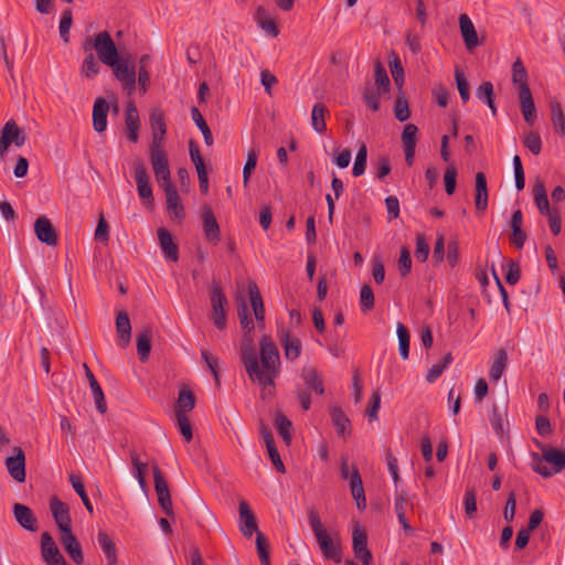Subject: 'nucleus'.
Here are the masks:
<instances>
[{"mask_svg": "<svg viewBox=\"0 0 565 565\" xmlns=\"http://www.w3.org/2000/svg\"><path fill=\"white\" fill-rule=\"evenodd\" d=\"M259 349L260 361L254 350L252 333H244L239 348L241 362L249 380L266 390L275 385V379L279 375L280 355L276 344L268 335H263Z\"/></svg>", "mask_w": 565, "mask_h": 565, "instance_id": "obj_1", "label": "nucleus"}, {"mask_svg": "<svg viewBox=\"0 0 565 565\" xmlns=\"http://www.w3.org/2000/svg\"><path fill=\"white\" fill-rule=\"evenodd\" d=\"M542 450V457L533 454V470L544 478H551L553 475L558 473L565 469V450H559L554 447H547L537 443Z\"/></svg>", "mask_w": 565, "mask_h": 565, "instance_id": "obj_2", "label": "nucleus"}, {"mask_svg": "<svg viewBox=\"0 0 565 565\" xmlns=\"http://www.w3.org/2000/svg\"><path fill=\"white\" fill-rule=\"evenodd\" d=\"M83 49L85 52L94 50L99 61L107 66L113 65L119 57L116 44L107 31L99 32L93 39H86Z\"/></svg>", "mask_w": 565, "mask_h": 565, "instance_id": "obj_3", "label": "nucleus"}, {"mask_svg": "<svg viewBox=\"0 0 565 565\" xmlns=\"http://www.w3.org/2000/svg\"><path fill=\"white\" fill-rule=\"evenodd\" d=\"M309 524L323 556L339 563L341 561L339 543L330 537L315 510L309 511Z\"/></svg>", "mask_w": 565, "mask_h": 565, "instance_id": "obj_4", "label": "nucleus"}, {"mask_svg": "<svg viewBox=\"0 0 565 565\" xmlns=\"http://www.w3.org/2000/svg\"><path fill=\"white\" fill-rule=\"evenodd\" d=\"M111 67L116 79L121 84L124 90L131 95L136 89V67L134 61L118 57Z\"/></svg>", "mask_w": 565, "mask_h": 565, "instance_id": "obj_5", "label": "nucleus"}, {"mask_svg": "<svg viewBox=\"0 0 565 565\" xmlns=\"http://www.w3.org/2000/svg\"><path fill=\"white\" fill-rule=\"evenodd\" d=\"M226 297L218 282L213 281L211 288L212 321L213 324L223 330L226 327Z\"/></svg>", "mask_w": 565, "mask_h": 565, "instance_id": "obj_6", "label": "nucleus"}, {"mask_svg": "<svg viewBox=\"0 0 565 565\" xmlns=\"http://www.w3.org/2000/svg\"><path fill=\"white\" fill-rule=\"evenodd\" d=\"M134 169L138 194L146 206L152 207L153 194L146 166L141 160H135Z\"/></svg>", "mask_w": 565, "mask_h": 565, "instance_id": "obj_7", "label": "nucleus"}, {"mask_svg": "<svg viewBox=\"0 0 565 565\" xmlns=\"http://www.w3.org/2000/svg\"><path fill=\"white\" fill-rule=\"evenodd\" d=\"M26 136L21 131L13 119L6 122L0 135V157L3 158L11 143L18 147L24 145Z\"/></svg>", "mask_w": 565, "mask_h": 565, "instance_id": "obj_8", "label": "nucleus"}, {"mask_svg": "<svg viewBox=\"0 0 565 565\" xmlns=\"http://www.w3.org/2000/svg\"><path fill=\"white\" fill-rule=\"evenodd\" d=\"M154 490L158 497V503L167 515H173L172 500L168 483L163 473L156 465L153 467Z\"/></svg>", "mask_w": 565, "mask_h": 565, "instance_id": "obj_9", "label": "nucleus"}, {"mask_svg": "<svg viewBox=\"0 0 565 565\" xmlns=\"http://www.w3.org/2000/svg\"><path fill=\"white\" fill-rule=\"evenodd\" d=\"M6 467L17 482L25 481V455L21 447L13 448V455L6 458Z\"/></svg>", "mask_w": 565, "mask_h": 565, "instance_id": "obj_10", "label": "nucleus"}, {"mask_svg": "<svg viewBox=\"0 0 565 565\" xmlns=\"http://www.w3.org/2000/svg\"><path fill=\"white\" fill-rule=\"evenodd\" d=\"M50 510L61 533L72 530V518L66 503L62 502L57 497H52Z\"/></svg>", "mask_w": 565, "mask_h": 565, "instance_id": "obj_11", "label": "nucleus"}, {"mask_svg": "<svg viewBox=\"0 0 565 565\" xmlns=\"http://www.w3.org/2000/svg\"><path fill=\"white\" fill-rule=\"evenodd\" d=\"M150 162L160 186L171 184V173L166 152L150 153Z\"/></svg>", "mask_w": 565, "mask_h": 565, "instance_id": "obj_12", "label": "nucleus"}, {"mask_svg": "<svg viewBox=\"0 0 565 565\" xmlns=\"http://www.w3.org/2000/svg\"><path fill=\"white\" fill-rule=\"evenodd\" d=\"M202 222L206 239L216 245L221 239L220 226L212 209L207 205L202 209Z\"/></svg>", "mask_w": 565, "mask_h": 565, "instance_id": "obj_13", "label": "nucleus"}, {"mask_svg": "<svg viewBox=\"0 0 565 565\" xmlns=\"http://www.w3.org/2000/svg\"><path fill=\"white\" fill-rule=\"evenodd\" d=\"M60 542L67 555L75 564L82 565L84 563V554L82 547L72 530L62 532L60 535Z\"/></svg>", "mask_w": 565, "mask_h": 565, "instance_id": "obj_14", "label": "nucleus"}, {"mask_svg": "<svg viewBox=\"0 0 565 565\" xmlns=\"http://www.w3.org/2000/svg\"><path fill=\"white\" fill-rule=\"evenodd\" d=\"M34 232L38 239L49 246L57 244V234L51 221L45 216H40L34 223Z\"/></svg>", "mask_w": 565, "mask_h": 565, "instance_id": "obj_15", "label": "nucleus"}, {"mask_svg": "<svg viewBox=\"0 0 565 565\" xmlns=\"http://www.w3.org/2000/svg\"><path fill=\"white\" fill-rule=\"evenodd\" d=\"M12 509L15 521L21 527L30 532L38 531V519L29 507L22 503H14Z\"/></svg>", "mask_w": 565, "mask_h": 565, "instance_id": "obj_16", "label": "nucleus"}, {"mask_svg": "<svg viewBox=\"0 0 565 565\" xmlns=\"http://www.w3.org/2000/svg\"><path fill=\"white\" fill-rule=\"evenodd\" d=\"M278 337L284 348L285 356L287 360L295 361L301 353L300 340L290 333L289 330L280 329Z\"/></svg>", "mask_w": 565, "mask_h": 565, "instance_id": "obj_17", "label": "nucleus"}, {"mask_svg": "<svg viewBox=\"0 0 565 565\" xmlns=\"http://www.w3.org/2000/svg\"><path fill=\"white\" fill-rule=\"evenodd\" d=\"M125 125L127 130V137L131 142H137L140 130V118L136 105L129 102L126 106L125 111Z\"/></svg>", "mask_w": 565, "mask_h": 565, "instance_id": "obj_18", "label": "nucleus"}, {"mask_svg": "<svg viewBox=\"0 0 565 565\" xmlns=\"http://www.w3.org/2000/svg\"><path fill=\"white\" fill-rule=\"evenodd\" d=\"M109 104L103 97H98L93 106V127L96 132H104L107 128V115Z\"/></svg>", "mask_w": 565, "mask_h": 565, "instance_id": "obj_19", "label": "nucleus"}, {"mask_svg": "<svg viewBox=\"0 0 565 565\" xmlns=\"http://www.w3.org/2000/svg\"><path fill=\"white\" fill-rule=\"evenodd\" d=\"M508 416V397L503 396L498 403L493 404L490 423L497 434L502 435L504 431V419Z\"/></svg>", "mask_w": 565, "mask_h": 565, "instance_id": "obj_20", "label": "nucleus"}, {"mask_svg": "<svg viewBox=\"0 0 565 565\" xmlns=\"http://www.w3.org/2000/svg\"><path fill=\"white\" fill-rule=\"evenodd\" d=\"M459 28L467 50L472 51L479 44V39L475 25L467 14L459 17Z\"/></svg>", "mask_w": 565, "mask_h": 565, "instance_id": "obj_21", "label": "nucleus"}, {"mask_svg": "<svg viewBox=\"0 0 565 565\" xmlns=\"http://www.w3.org/2000/svg\"><path fill=\"white\" fill-rule=\"evenodd\" d=\"M238 510L239 518L242 521L241 531L244 534V536L250 537L254 533L257 534V532L259 531L257 529L256 519L247 502L241 501Z\"/></svg>", "mask_w": 565, "mask_h": 565, "instance_id": "obj_22", "label": "nucleus"}, {"mask_svg": "<svg viewBox=\"0 0 565 565\" xmlns=\"http://www.w3.org/2000/svg\"><path fill=\"white\" fill-rule=\"evenodd\" d=\"M158 239L162 253L164 257L172 262H178L179 259V248L178 245L173 242L172 235L164 227H160L158 230Z\"/></svg>", "mask_w": 565, "mask_h": 565, "instance_id": "obj_23", "label": "nucleus"}, {"mask_svg": "<svg viewBox=\"0 0 565 565\" xmlns=\"http://www.w3.org/2000/svg\"><path fill=\"white\" fill-rule=\"evenodd\" d=\"M353 551L355 557L360 558L363 565H370L372 554L367 548V537L364 532L355 530L353 532Z\"/></svg>", "mask_w": 565, "mask_h": 565, "instance_id": "obj_24", "label": "nucleus"}, {"mask_svg": "<svg viewBox=\"0 0 565 565\" xmlns=\"http://www.w3.org/2000/svg\"><path fill=\"white\" fill-rule=\"evenodd\" d=\"M248 292H249L250 306L253 308L255 319L257 321L258 327L263 329L265 326V307H264L262 295H260L259 289L256 286V284H254V282L249 284Z\"/></svg>", "mask_w": 565, "mask_h": 565, "instance_id": "obj_25", "label": "nucleus"}, {"mask_svg": "<svg viewBox=\"0 0 565 565\" xmlns=\"http://www.w3.org/2000/svg\"><path fill=\"white\" fill-rule=\"evenodd\" d=\"M166 193L167 207L175 218L182 220L184 217V209L180 202V196L175 188L171 184L161 186Z\"/></svg>", "mask_w": 565, "mask_h": 565, "instance_id": "obj_26", "label": "nucleus"}, {"mask_svg": "<svg viewBox=\"0 0 565 565\" xmlns=\"http://www.w3.org/2000/svg\"><path fill=\"white\" fill-rule=\"evenodd\" d=\"M330 417L339 436L345 437L351 435V422L340 407L332 406L330 408Z\"/></svg>", "mask_w": 565, "mask_h": 565, "instance_id": "obj_27", "label": "nucleus"}, {"mask_svg": "<svg viewBox=\"0 0 565 565\" xmlns=\"http://www.w3.org/2000/svg\"><path fill=\"white\" fill-rule=\"evenodd\" d=\"M476 195H475V204L476 209L479 212H484L488 206V188H487V178L483 172H478L476 174Z\"/></svg>", "mask_w": 565, "mask_h": 565, "instance_id": "obj_28", "label": "nucleus"}, {"mask_svg": "<svg viewBox=\"0 0 565 565\" xmlns=\"http://www.w3.org/2000/svg\"><path fill=\"white\" fill-rule=\"evenodd\" d=\"M84 369H85V374L89 382V386H90V390H92V393H93V396L95 399L96 408L98 409V412L100 414H105L107 411V405H106L104 392H103L99 383L97 382L96 377L94 376L93 372L87 366V364H84Z\"/></svg>", "mask_w": 565, "mask_h": 565, "instance_id": "obj_29", "label": "nucleus"}, {"mask_svg": "<svg viewBox=\"0 0 565 565\" xmlns=\"http://www.w3.org/2000/svg\"><path fill=\"white\" fill-rule=\"evenodd\" d=\"M116 330L118 333L119 345L125 348L131 338V324L126 311H119L116 317Z\"/></svg>", "mask_w": 565, "mask_h": 565, "instance_id": "obj_30", "label": "nucleus"}, {"mask_svg": "<svg viewBox=\"0 0 565 565\" xmlns=\"http://www.w3.org/2000/svg\"><path fill=\"white\" fill-rule=\"evenodd\" d=\"M519 99L521 104V111L524 117V120L532 125L536 118V108L534 104V99L531 90H525L518 93Z\"/></svg>", "mask_w": 565, "mask_h": 565, "instance_id": "obj_31", "label": "nucleus"}, {"mask_svg": "<svg viewBox=\"0 0 565 565\" xmlns=\"http://www.w3.org/2000/svg\"><path fill=\"white\" fill-rule=\"evenodd\" d=\"M195 406V396L186 387H183L179 391V396L177 399V404L174 407L175 416L186 415V413L191 412Z\"/></svg>", "mask_w": 565, "mask_h": 565, "instance_id": "obj_32", "label": "nucleus"}, {"mask_svg": "<svg viewBox=\"0 0 565 565\" xmlns=\"http://www.w3.org/2000/svg\"><path fill=\"white\" fill-rule=\"evenodd\" d=\"M527 72L524 67L523 62L520 57H518L512 64V82L518 89V93L525 90H531L527 84Z\"/></svg>", "mask_w": 565, "mask_h": 565, "instance_id": "obj_33", "label": "nucleus"}, {"mask_svg": "<svg viewBox=\"0 0 565 565\" xmlns=\"http://www.w3.org/2000/svg\"><path fill=\"white\" fill-rule=\"evenodd\" d=\"M255 20L258 26L262 28L267 34L274 38L278 35V26L274 19L267 13L264 7L259 6L256 9Z\"/></svg>", "mask_w": 565, "mask_h": 565, "instance_id": "obj_34", "label": "nucleus"}, {"mask_svg": "<svg viewBox=\"0 0 565 565\" xmlns=\"http://www.w3.org/2000/svg\"><path fill=\"white\" fill-rule=\"evenodd\" d=\"M351 493L353 499L356 502V507L359 510H363L366 507V500L364 494V489L362 484V479L356 469L353 470L350 480Z\"/></svg>", "mask_w": 565, "mask_h": 565, "instance_id": "obj_35", "label": "nucleus"}, {"mask_svg": "<svg viewBox=\"0 0 565 565\" xmlns=\"http://www.w3.org/2000/svg\"><path fill=\"white\" fill-rule=\"evenodd\" d=\"M97 542L107 558L108 565H115L117 563V552L111 537L106 532L99 531Z\"/></svg>", "mask_w": 565, "mask_h": 565, "instance_id": "obj_36", "label": "nucleus"}, {"mask_svg": "<svg viewBox=\"0 0 565 565\" xmlns=\"http://www.w3.org/2000/svg\"><path fill=\"white\" fill-rule=\"evenodd\" d=\"M328 108L322 103H316L311 110V126L318 134H324L327 130L326 116Z\"/></svg>", "mask_w": 565, "mask_h": 565, "instance_id": "obj_37", "label": "nucleus"}, {"mask_svg": "<svg viewBox=\"0 0 565 565\" xmlns=\"http://www.w3.org/2000/svg\"><path fill=\"white\" fill-rule=\"evenodd\" d=\"M508 364V353L504 349H499L493 358L491 367H490V379L494 382L499 381L507 367Z\"/></svg>", "mask_w": 565, "mask_h": 565, "instance_id": "obj_38", "label": "nucleus"}, {"mask_svg": "<svg viewBox=\"0 0 565 565\" xmlns=\"http://www.w3.org/2000/svg\"><path fill=\"white\" fill-rule=\"evenodd\" d=\"M301 376L308 388L312 390L315 393L319 395H322L324 393L323 381L316 369L303 367Z\"/></svg>", "mask_w": 565, "mask_h": 565, "instance_id": "obj_39", "label": "nucleus"}, {"mask_svg": "<svg viewBox=\"0 0 565 565\" xmlns=\"http://www.w3.org/2000/svg\"><path fill=\"white\" fill-rule=\"evenodd\" d=\"M550 108L552 113V122L555 129V132L559 136H565V114L563 111L561 103L553 98L550 102Z\"/></svg>", "mask_w": 565, "mask_h": 565, "instance_id": "obj_40", "label": "nucleus"}, {"mask_svg": "<svg viewBox=\"0 0 565 565\" xmlns=\"http://www.w3.org/2000/svg\"><path fill=\"white\" fill-rule=\"evenodd\" d=\"M152 331L150 328L143 329L137 337V352L141 362L149 359L151 351Z\"/></svg>", "mask_w": 565, "mask_h": 565, "instance_id": "obj_41", "label": "nucleus"}, {"mask_svg": "<svg viewBox=\"0 0 565 565\" xmlns=\"http://www.w3.org/2000/svg\"><path fill=\"white\" fill-rule=\"evenodd\" d=\"M534 202L541 214L546 215L552 212L545 188L537 181L533 189Z\"/></svg>", "mask_w": 565, "mask_h": 565, "instance_id": "obj_42", "label": "nucleus"}, {"mask_svg": "<svg viewBox=\"0 0 565 565\" xmlns=\"http://www.w3.org/2000/svg\"><path fill=\"white\" fill-rule=\"evenodd\" d=\"M191 117H192V120L198 126V128L201 130L205 145L209 147L212 146L213 145L212 131H211L210 127L207 126L205 119L203 118L201 111L196 107H192Z\"/></svg>", "mask_w": 565, "mask_h": 565, "instance_id": "obj_43", "label": "nucleus"}, {"mask_svg": "<svg viewBox=\"0 0 565 565\" xmlns=\"http://www.w3.org/2000/svg\"><path fill=\"white\" fill-rule=\"evenodd\" d=\"M100 71V65L96 60L95 55L89 51V53L85 56L82 66H81V75L85 78L92 79Z\"/></svg>", "mask_w": 565, "mask_h": 565, "instance_id": "obj_44", "label": "nucleus"}, {"mask_svg": "<svg viewBox=\"0 0 565 565\" xmlns=\"http://www.w3.org/2000/svg\"><path fill=\"white\" fill-rule=\"evenodd\" d=\"M396 332H397V337H398L399 355L403 360H407L408 355H409V341H411L409 332H408L407 328L401 322L397 323Z\"/></svg>", "mask_w": 565, "mask_h": 565, "instance_id": "obj_45", "label": "nucleus"}, {"mask_svg": "<svg viewBox=\"0 0 565 565\" xmlns=\"http://www.w3.org/2000/svg\"><path fill=\"white\" fill-rule=\"evenodd\" d=\"M68 479H70V482H71L74 491L79 495L86 510L92 514L94 512L93 504L90 503V501L86 494V491H85V488H84V484H83L81 478L74 473H71Z\"/></svg>", "mask_w": 565, "mask_h": 565, "instance_id": "obj_46", "label": "nucleus"}, {"mask_svg": "<svg viewBox=\"0 0 565 565\" xmlns=\"http://www.w3.org/2000/svg\"><path fill=\"white\" fill-rule=\"evenodd\" d=\"M149 121L152 132H157L160 135L167 134L164 114L160 108H153L151 110Z\"/></svg>", "mask_w": 565, "mask_h": 565, "instance_id": "obj_47", "label": "nucleus"}, {"mask_svg": "<svg viewBox=\"0 0 565 565\" xmlns=\"http://www.w3.org/2000/svg\"><path fill=\"white\" fill-rule=\"evenodd\" d=\"M237 316H238L242 329L244 330V333H246V332L252 333V331L255 328V324H254L253 318L249 313V310L247 308V305L243 300L238 305Z\"/></svg>", "mask_w": 565, "mask_h": 565, "instance_id": "obj_48", "label": "nucleus"}, {"mask_svg": "<svg viewBox=\"0 0 565 565\" xmlns=\"http://www.w3.org/2000/svg\"><path fill=\"white\" fill-rule=\"evenodd\" d=\"M374 77L377 89L380 92L387 93L390 90L391 83L386 70L381 62H376L374 65Z\"/></svg>", "mask_w": 565, "mask_h": 565, "instance_id": "obj_49", "label": "nucleus"}, {"mask_svg": "<svg viewBox=\"0 0 565 565\" xmlns=\"http://www.w3.org/2000/svg\"><path fill=\"white\" fill-rule=\"evenodd\" d=\"M291 422L282 414L278 413L276 416V427L284 439V441L289 445L291 441Z\"/></svg>", "mask_w": 565, "mask_h": 565, "instance_id": "obj_50", "label": "nucleus"}, {"mask_svg": "<svg viewBox=\"0 0 565 565\" xmlns=\"http://www.w3.org/2000/svg\"><path fill=\"white\" fill-rule=\"evenodd\" d=\"M258 159V152L255 149H250L247 153L246 162L243 168V185L244 188L248 186V182L252 175L253 170L256 168Z\"/></svg>", "mask_w": 565, "mask_h": 565, "instance_id": "obj_51", "label": "nucleus"}, {"mask_svg": "<svg viewBox=\"0 0 565 565\" xmlns=\"http://www.w3.org/2000/svg\"><path fill=\"white\" fill-rule=\"evenodd\" d=\"M367 161V148L365 145H362L356 153L352 174L354 177H360L365 172Z\"/></svg>", "mask_w": 565, "mask_h": 565, "instance_id": "obj_52", "label": "nucleus"}, {"mask_svg": "<svg viewBox=\"0 0 565 565\" xmlns=\"http://www.w3.org/2000/svg\"><path fill=\"white\" fill-rule=\"evenodd\" d=\"M455 79H456L457 88H458L459 95L461 97V100L463 104H466L470 99V90H469V83L461 70L456 68Z\"/></svg>", "mask_w": 565, "mask_h": 565, "instance_id": "obj_53", "label": "nucleus"}, {"mask_svg": "<svg viewBox=\"0 0 565 565\" xmlns=\"http://www.w3.org/2000/svg\"><path fill=\"white\" fill-rule=\"evenodd\" d=\"M256 547L262 565H270L269 559V545L266 537L262 532H257L256 535Z\"/></svg>", "mask_w": 565, "mask_h": 565, "instance_id": "obj_54", "label": "nucleus"}, {"mask_svg": "<svg viewBox=\"0 0 565 565\" xmlns=\"http://www.w3.org/2000/svg\"><path fill=\"white\" fill-rule=\"evenodd\" d=\"M394 115L395 118L401 122L406 121L411 117L408 102L403 95L396 97L395 99Z\"/></svg>", "mask_w": 565, "mask_h": 565, "instance_id": "obj_55", "label": "nucleus"}, {"mask_svg": "<svg viewBox=\"0 0 565 565\" xmlns=\"http://www.w3.org/2000/svg\"><path fill=\"white\" fill-rule=\"evenodd\" d=\"M523 143L533 154H539L542 150V139L536 131H529L524 136Z\"/></svg>", "mask_w": 565, "mask_h": 565, "instance_id": "obj_56", "label": "nucleus"}, {"mask_svg": "<svg viewBox=\"0 0 565 565\" xmlns=\"http://www.w3.org/2000/svg\"><path fill=\"white\" fill-rule=\"evenodd\" d=\"M360 307L363 312H367L374 307V294L369 285H364L360 291Z\"/></svg>", "mask_w": 565, "mask_h": 565, "instance_id": "obj_57", "label": "nucleus"}, {"mask_svg": "<svg viewBox=\"0 0 565 565\" xmlns=\"http://www.w3.org/2000/svg\"><path fill=\"white\" fill-rule=\"evenodd\" d=\"M363 99L372 111H377L380 108V92L377 93L374 87L367 85L363 90Z\"/></svg>", "mask_w": 565, "mask_h": 565, "instance_id": "obj_58", "label": "nucleus"}, {"mask_svg": "<svg viewBox=\"0 0 565 565\" xmlns=\"http://www.w3.org/2000/svg\"><path fill=\"white\" fill-rule=\"evenodd\" d=\"M429 255V245L426 242V237L423 233H416V249L415 257L419 262H426Z\"/></svg>", "mask_w": 565, "mask_h": 565, "instance_id": "obj_59", "label": "nucleus"}, {"mask_svg": "<svg viewBox=\"0 0 565 565\" xmlns=\"http://www.w3.org/2000/svg\"><path fill=\"white\" fill-rule=\"evenodd\" d=\"M73 17L71 9H67L63 12L61 21H60V35L64 43H68L70 41V29L72 26Z\"/></svg>", "mask_w": 565, "mask_h": 565, "instance_id": "obj_60", "label": "nucleus"}, {"mask_svg": "<svg viewBox=\"0 0 565 565\" xmlns=\"http://www.w3.org/2000/svg\"><path fill=\"white\" fill-rule=\"evenodd\" d=\"M201 356L206 363L209 370L213 374L214 381L216 385H220V375H218V358L215 355H212L206 350H201Z\"/></svg>", "mask_w": 565, "mask_h": 565, "instance_id": "obj_61", "label": "nucleus"}, {"mask_svg": "<svg viewBox=\"0 0 565 565\" xmlns=\"http://www.w3.org/2000/svg\"><path fill=\"white\" fill-rule=\"evenodd\" d=\"M131 463H132V467H134V470H135V477L137 478L140 488L142 490H146L147 482H146L145 471H146V468H147V463L141 462L138 459L137 455H135V454H131Z\"/></svg>", "mask_w": 565, "mask_h": 565, "instance_id": "obj_62", "label": "nucleus"}, {"mask_svg": "<svg viewBox=\"0 0 565 565\" xmlns=\"http://www.w3.org/2000/svg\"><path fill=\"white\" fill-rule=\"evenodd\" d=\"M42 558L46 565H67L57 547L54 550L46 548L45 552L42 553Z\"/></svg>", "mask_w": 565, "mask_h": 565, "instance_id": "obj_63", "label": "nucleus"}, {"mask_svg": "<svg viewBox=\"0 0 565 565\" xmlns=\"http://www.w3.org/2000/svg\"><path fill=\"white\" fill-rule=\"evenodd\" d=\"M418 128L414 124L405 125L402 132V141L404 147H416V136Z\"/></svg>", "mask_w": 565, "mask_h": 565, "instance_id": "obj_64", "label": "nucleus"}]
</instances>
